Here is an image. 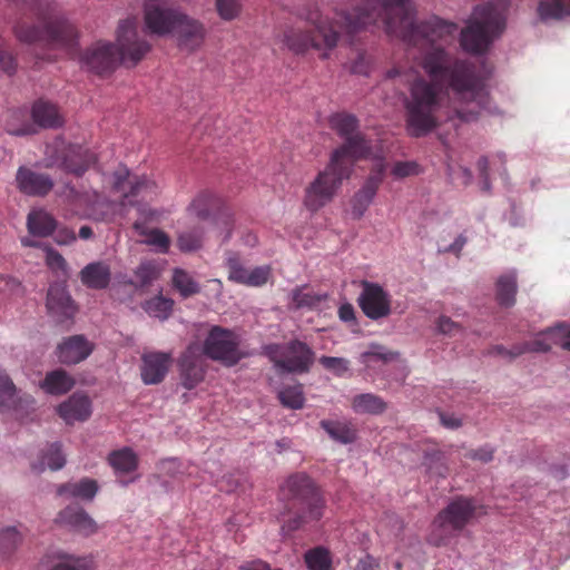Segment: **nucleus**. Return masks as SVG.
<instances>
[{
	"instance_id": "nucleus-5",
	"label": "nucleus",
	"mask_w": 570,
	"mask_h": 570,
	"mask_svg": "<svg viewBox=\"0 0 570 570\" xmlns=\"http://www.w3.org/2000/svg\"><path fill=\"white\" fill-rule=\"evenodd\" d=\"M507 2L497 0L474 8L465 28L461 30L460 43L471 53H483L505 28Z\"/></svg>"
},
{
	"instance_id": "nucleus-47",
	"label": "nucleus",
	"mask_w": 570,
	"mask_h": 570,
	"mask_svg": "<svg viewBox=\"0 0 570 570\" xmlns=\"http://www.w3.org/2000/svg\"><path fill=\"white\" fill-rule=\"evenodd\" d=\"M318 362L336 376H344L350 371V361L344 357L322 356Z\"/></svg>"
},
{
	"instance_id": "nucleus-64",
	"label": "nucleus",
	"mask_w": 570,
	"mask_h": 570,
	"mask_svg": "<svg viewBox=\"0 0 570 570\" xmlns=\"http://www.w3.org/2000/svg\"><path fill=\"white\" fill-rule=\"evenodd\" d=\"M466 244V237L463 235H460L455 238V240L446 248V252L454 253L459 255L461 250L463 249L464 245Z\"/></svg>"
},
{
	"instance_id": "nucleus-23",
	"label": "nucleus",
	"mask_w": 570,
	"mask_h": 570,
	"mask_svg": "<svg viewBox=\"0 0 570 570\" xmlns=\"http://www.w3.org/2000/svg\"><path fill=\"white\" fill-rule=\"evenodd\" d=\"M57 412L67 424L83 422L91 415V401L85 394L75 393L58 406Z\"/></svg>"
},
{
	"instance_id": "nucleus-35",
	"label": "nucleus",
	"mask_w": 570,
	"mask_h": 570,
	"mask_svg": "<svg viewBox=\"0 0 570 570\" xmlns=\"http://www.w3.org/2000/svg\"><path fill=\"white\" fill-rule=\"evenodd\" d=\"M517 277L513 273L502 275L497 281V301L501 306L510 307L515 303Z\"/></svg>"
},
{
	"instance_id": "nucleus-29",
	"label": "nucleus",
	"mask_w": 570,
	"mask_h": 570,
	"mask_svg": "<svg viewBox=\"0 0 570 570\" xmlns=\"http://www.w3.org/2000/svg\"><path fill=\"white\" fill-rule=\"evenodd\" d=\"M27 227L31 235L47 237L57 229V220L42 209L32 210L28 215Z\"/></svg>"
},
{
	"instance_id": "nucleus-49",
	"label": "nucleus",
	"mask_w": 570,
	"mask_h": 570,
	"mask_svg": "<svg viewBox=\"0 0 570 570\" xmlns=\"http://www.w3.org/2000/svg\"><path fill=\"white\" fill-rule=\"evenodd\" d=\"M216 9L219 17L224 20H233L240 12L239 0H216Z\"/></svg>"
},
{
	"instance_id": "nucleus-12",
	"label": "nucleus",
	"mask_w": 570,
	"mask_h": 570,
	"mask_svg": "<svg viewBox=\"0 0 570 570\" xmlns=\"http://www.w3.org/2000/svg\"><path fill=\"white\" fill-rule=\"evenodd\" d=\"M362 292L357 304L363 314L373 321L387 317L392 312V296L379 283L366 279L360 283Z\"/></svg>"
},
{
	"instance_id": "nucleus-26",
	"label": "nucleus",
	"mask_w": 570,
	"mask_h": 570,
	"mask_svg": "<svg viewBox=\"0 0 570 570\" xmlns=\"http://www.w3.org/2000/svg\"><path fill=\"white\" fill-rule=\"evenodd\" d=\"M98 483L94 479L82 478L76 482H66L57 487V495L66 499L91 501L98 492Z\"/></svg>"
},
{
	"instance_id": "nucleus-54",
	"label": "nucleus",
	"mask_w": 570,
	"mask_h": 570,
	"mask_svg": "<svg viewBox=\"0 0 570 570\" xmlns=\"http://www.w3.org/2000/svg\"><path fill=\"white\" fill-rule=\"evenodd\" d=\"M148 242L151 245L159 247L163 252H167L170 244L168 236L159 229L150 232Z\"/></svg>"
},
{
	"instance_id": "nucleus-41",
	"label": "nucleus",
	"mask_w": 570,
	"mask_h": 570,
	"mask_svg": "<svg viewBox=\"0 0 570 570\" xmlns=\"http://www.w3.org/2000/svg\"><path fill=\"white\" fill-rule=\"evenodd\" d=\"M173 305V299L164 296H155L145 303L144 309L153 317L166 320L171 313Z\"/></svg>"
},
{
	"instance_id": "nucleus-38",
	"label": "nucleus",
	"mask_w": 570,
	"mask_h": 570,
	"mask_svg": "<svg viewBox=\"0 0 570 570\" xmlns=\"http://www.w3.org/2000/svg\"><path fill=\"white\" fill-rule=\"evenodd\" d=\"M305 563L309 570H331L332 557L327 549L316 547L305 553Z\"/></svg>"
},
{
	"instance_id": "nucleus-50",
	"label": "nucleus",
	"mask_w": 570,
	"mask_h": 570,
	"mask_svg": "<svg viewBox=\"0 0 570 570\" xmlns=\"http://www.w3.org/2000/svg\"><path fill=\"white\" fill-rule=\"evenodd\" d=\"M544 334H550L552 336H560V340H553V344H560L563 350L570 351V331L567 330L564 324H558L554 327H549L546 330Z\"/></svg>"
},
{
	"instance_id": "nucleus-34",
	"label": "nucleus",
	"mask_w": 570,
	"mask_h": 570,
	"mask_svg": "<svg viewBox=\"0 0 570 570\" xmlns=\"http://www.w3.org/2000/svg\"><path fill=\"white\" fill-rule=\"evenodd\" d=\"M538 14L541 20H560L570 16V0H540Z\"/></svg>"
},
{
	"instance_id": "nucleus-51",
	"label": "nucleus",
	"mask_w": 570,
	"mask_h": 570,
	"mask_svg": "<svg viewBox=\"0 0 570 570\" xmlns=\"http://www.w3.org/2000/svg\"><path fill=\"white\" fill-rule=\"evenodd\" d=\"M292 301L296 308L312 306L315 303L314 296L305 292L303 288H295L292 292Z\"/></svg>"
},
{
	"instance_id": "nucleus-57",
	"label": "nucleus",
	"mask_w": 570,
	"mask_h": 570,
	"mask_svg": "<svg viewBox=\"0 0 570 570\" xmlns=\"http://www.w3.org/2000/svg\"><path fill=\"white\" fill-rule=\"evenodd\" d=\"M494 450L490 446H482L478 450H472L468 453V456L472 460H479L483 463H488L493 459Z\"/></svg>"
},
{
	"instance_id": "nucleus-3",
	"label": "nucleus",
	"mask_w": 570,
	"mask_h": 570,
	"mask_svg": "<svg viewBox=\"0 0 570 570\" xmlns=\"http://www.w3.org/2000/svg\"><path fill=\"white\" fill-rule=\"evenodd\" d=\"M150 50V45L138 37L136 18L120 21L116 43L97 41L80 57L88 70L105 75L112 72L121 62L136 66Z\"/></svg>"
},
{
	"instance_id": "nucleus-32",
	"label": "nucleus",
	"mask_w": 570,
	"mask_h": 570,
	"mask_svg": "<svg viewBox=\"0 0 570 570\" xmlns=\"http://www.w3.org/2000/svg\"><path fill=\"white\" fill-rule=\"evenodd\" d=\"M321 426L333 440L340 443L348 444L356 440V430L348 422L323 420Z\"/></svg>"
},
{
	"instance_id": "nucleus-28",
	"label": "nucleus",
	"mask_w": 570,
	"mask_h": 570,
	"mask_svg": "<svg viewBox=\"0 0 570 570\" xmlns=\"http://www.w3.org/2000/svg\"><path fill=\"white\" fill-rule=\"evenodd\" d=\"M544 332L546 331L541 333L542 337H537L531 342L514 346L512 351H508L502 345H498L493 348V352L502 356H509L510 358L519 356L525 352H549L553 340H560V336H552L550 334H544Z\"/></svg>"
},
{
	"instance_id": "nucleus-21",
	"label": "nucleus",
	"mask_w": 570,
	"mask_h": 570,
	"mask_svg": "<svg viewBox=\"0 0 570 570\" xmlns=\"http://www.w3.org/2000/svg\"><path fill=\"white\" fill-rule=\"evenodd\" d=\"M47 308L60 323L72 318L77 312V307L66 287L59 284H55L49 287L47 294Z\"/></svg>"
},
{
	"instance_id": "nucleus-59",
	"label": "nucleus",
	"mask_w": 570,
	"mask_h": 570,
	"mask_svg": "<svg viewBox=\"0 0 570 570\" xmlns=\"http://www.w3.org/2000/svg\"><path fill=\"white\" fill-rule=\"evenodd\" d=\"M353 570H382L380 562L372 556L361 558Z\"/></svg>"
},
{
	"instance_id": "nucleus-42",
	"label": "nucleus",
	"mask_w": 570,
	"mask_h": 570,
	"mask_svg": "<svg viewBox=\"0 0 570 570\" xmlns=\"http://www.w3.org/2000/svg\"><path fill=\"white\" fill-rule=\"evenodd\" d=\"M281 403L288 409L298 410L304 406L305 397L301 384L284 387L278 393Z\"/></svg>"
},
{
	"instance_id": "nucleus-44",
	"label": "nucleus",
	"mask_w": 570,
	"mask_h": 570,
	"mask_svg": "<svg viewBox=\"0 0 570 570\" xmlns=\"http://www.w3.org/2000/svg\"><path fill=\"white\" fill-rule=\"evenodd\" d=\"M66 458L61 452V444L56 442L49 445L47 452L42 455L40 471L47 465L50 470L57 471L65 466Z\"/></svg>"
},
{
	"instance_id": "nucleus-45",
	"label": "nucleus",
	"mask_w": 570,
	"mask_h": 570,
	"mask_svg": "<svg viewBox=\"0 0 570 570\" xmlns=\"http://www.w3.org/2000/svg\"><path fill=\"white\" fill-rule=\"evenodd\" d=\"M373 65L372 57L365 51H357L355 57L351 59L347 65V68L351 73L367 76L371 72Z\"/></svg>"
},
{
	"instance_id": "nucleus-9",
	"label": "nucleus",
	"mask_w": 570,
	"mask_h": 570,
	"mask_svg": "<svg viewBox=\"0 0 570 570\" xmlns=\"http://www.w3.org/2000/svg\"><path fill=\"white\" fill-rule=\"evenodd\" d=\"M266 354L278 372L294 374L307 373L315 357L312 348L298 340H293L285 345H268Z\"/></svg>"
},
{
	"instance_id": "nucleus-48",
	"label": "nucleus",
	"mask_w": 570,
	"mask_h": 570,
	"mask_svg": "<svg viewBox=\"0 0 570 570\" xmlns=\"http://www.w3.org/2000/svg\"><path fill=\"white\" fill-rule=\"evenodd\" d=\"M422 173V167L414 160L396 161L391 170V174L396 179H403L412 176H417Z\"/></svg>"
},
{
	"instance_id": "nucleus-61",
	"label": "nucleus",
	"mask_w": 570,
	"mask_h": 570,
	"mask_svg": "<svg viewBox=\"0 0 570 570\" xmlns=\"http://www.w3.org/2000/svg\"><path fill=\"white\" fill-rule=\"evenodd\" d=\"M180 469V463L176 459H166L160 463V470L170 476H176Z\"/></svg>"
},
{
	"instance_id": "nucleus-31",
	"label": "nucleus",
	"mask_w": 570,
	"mask_h": 570,
	"mask_svg": "<svg viewBox=\"0 0 570 570\" xmlns=\"http://www.w3.org/2000/svg\"><path fill=\"white\" fill-rule=\"evenodd\" d=\"M219 204L220 199L216 195L209 191H202L193 199L187 210L189 215L200 220H206L209 218L210 212L218 208Z\"/></svg>"
},
{
	"instance_id": "nucleus-8",
	"label": "nucleus",
	"mask_w": 570,
	"mask_h": 570,
	"mask_svg": "<svg viewBox=\"0 0 570 570\" xmlns=\"http://www.w3.org/2000/svg\"><path fill=\"white\" fill-rule=\"evenodd\" d=\"M330 126L338 136L344 138L343 145L334 150L343 149L340 159L350 160L354 165L356 160L370 156L371 145L364 135L357 130L360 121L356 116L344 111L334 114L330 118Z\"/></svg>"
},
{
	"instance_id": "nucleus-56",
	"label": "nucleus",
	"mask_w": 570,
	"mask_h": 570,
	"mask_svg": "<svg viewBox=\"0 0 570 570\" xmlns=\"http://www.w3.org/2000/svg\"><path fill=\"white\" fill-rule=\"evenodd\" d=\"M238 570H282V569H272L269 563L262 559H253V560H246L243 561L238 566Z\"/></svg>"
},
{
	"instance_id": "nucleus-17",
	"label": "nucleus",
	"mask_w": 570,
	"mask_h": 570,
	"mask_svg": "<svg viewBox=\"0 0 570 570\" xmlns=\"http://www.w3.org/2000/svg\"><path fill=\"white\" fill-rule=\"evenodd\" d=\"M228 279L250 287H259L267 283L271 268L267 266H258L253 269L245 268L236 256L227 259Z\"/></svg>"
},
{
	"instance_id": "nucleus-33",
	"label": "nucleus",
	"mask_w": 570,
	"mask_h": 570,
	"mask_svg": "<svg viewBox=\"0 0 570 570\" xmlns=\"http://www.w3.org/2000/svg\"><path fill=\"white\" fill-rule=\"evenodd\" d=\"M352 407L356 413L377 415L386 410L387 404L379 395L363 393L353 397Z\"/></svg>"
},
{
	"instance_id": "nucleus-19",
	"label": "nucleus",
	"mask_w": 570,
	"mask_h": 570,
	"mask_svg": "<svg viewBox=\"0 0 570 570\" xmlns=\"http://www.w3.org/2000/svg\"><path fill=\"white\" fill-rule=\"evenodd\" d=\"M180 12L148 3L145 7V24L149 33L163 36L173 31Z\"/></svg>"
},
{
	"instance_id": "nucleus-14",
	"label": "nucleus",
	"mask_w": 570,
	"mask_h": 570,
	"mask_svg": "<svg viewBox=\"0 0 570 570\" xmlns=\"http://www.w3.org/2000/svg\"><path fill=\"white\" fill-rule=\"evenodd\" d=\"M97 160L96 155L80 145L63 146L51 165H57L68 174L83 175Z\"/></svg>"
},
{
	"instance_id": "nucleus-62",
	"label": "nucleus",
	"mask_w": 570,
	"mask_h": 570,
	"mask_svg": "<svg viewBox=\"0 0 570 570\" xmlns=\"http://www.w3.org/2000/svg\"><path fill=\"white\" fill-rule=\"evenodd\" d=\"M478 168H479V171H480V175H481V178L483 180V185H484V189L489 190L490 189V184H489V173H488V169H489V160L487 157H481L479 160H478Z\"/></svg>"
},
{
	"instance_id": "nucleus-27",
	"label": "nucleus",
	"mask_w": 570,
	"mask_h": 570,
	"mask_svg": "<svg viewBox=\"0 0 570 570\" xmlns=\"http://www.w3.org/2000/svg\"><path fill=\"white\" fill-rule=\"evenodd\" d=\"M111 279V271L105 262H94L86 265L80 272L81 283L91 289H105Z\"/></svg>"
},
{
	"instance_id": "nucleus-7",
	"label": "nucleus",
	"mask_w": 570,
	"mask_h": 570,
	"mask_svg": "<svg viewBox=\"0 0 570 570\" xmlns=\"http://www.w3.org/2000/svg\"><path fill=\"white\" fill-rule=\"evenodd\" d=\"M342 151H333L325 169L305 188L303 203L309 212L315 213L332 202L343 180L351 176L354 165L340 159Z\"/></svg>"
},
{
	"instance_id": "nucleus-4",
	"label": "nucleus",
	"mask_w": 570,
	"mask_h": 570,
	"mask_svg": "<svg viewBox=\"0 0 570 570\" xmlns=\"http://www.w3.org/2000/svg\"><path fill=\"white\" fill-rule=\"evenodd\" d=\"M279 493L288 515L287 519H283L282 524V530L286 534L322 519L325 501L307 474L289 475L282 484Z\"/></svg>"
},
{
	"instance_id": "nucleus-40",
	"label": "nucleus",
	"mask_w": 570,
	"mask_h": 570,
	"mask_svg": "<svg viewBox=\"0 0 570 570\" xmlns=\"http://www.w3.org/2000/svg\"><path fill=\"white\" fill-rule=\"evenodd\" d=\"M204 228L196 226L191 229L179 233L177 246L183 252H194L200 248L203 243Z\"/></svg>"
},
{
	"instance_id": "nucleus-16",
	"label": "nucleus",
	"mask_w": 570,
	"mask_h": 570,
	"mask_svg": "<svg viewBox=\"0 0 570 570\" xmlns=\"http://www.w3.org/2000/svg\"><path fill=\"white\" fill-rule=\"evenodd\" d=\"M56 522L85 537L92 535L98 531L96 521L78 504H70L62 509L57 514Z\"/></svg>"
},
{
	"instance_id": "nucleus-39",
	"label": "nucleus",
	"mask_w": 570,
	"mask_h": 570,
	"mask_svg": "<svg viewBox=\"0 0 570 570\" xmlns=\"http://www.w3.org/2000/svg\"><path fill=\"white\" fill-rule=\"evenodd\" d=\"M159 275V268L155 263L149 261L142 262L135 271V276L137 278L136 283L129 281V284L137 288H144L151 285V283L156 281Z\"/></svg>"
},
{
	"instance_id": "nucleus-52",
	"label": "nucleus",
	"mask_w": 570,
	"mask_h": 570,
	"mask_svg": "<svg viewBox=\"0 0 570 570\" xmlns=\"http://www.w3.org/2000/svg\"><path fill=\"white\" fill-rule=\"evenodd\" d=\"M436 326L440 333L451 336L461 331V326L448 316H440Z\"/></svg>"
},
{
	"instance_id": "nucleus-60",
	"label": "nucleus",
	"mask_w": 570,
	"mask_h": 570,
	"mask_svg": "<svg viewBox=\"0 0 570 570\" xmlns=\"http://www.w3.org/2000/svg\"><path fill=\"white\" fill-rule=\"evenodd\" d=\"M338 317L341 321L348 323L355 321V309L351 303H344L338 307Z\"/></svg>"
},
{
	"instance_id": "nucleus-18",
	"label": "nucleus",
	"mask_w": 570,
	"mask_h": 570,
	"mask_svg": "<svg viewBox=\"0 0 570 570\" xmlns=\"http://www.w3.org/2000/svg\"><path fill=\"white\" fill-rule=\"evenodd\" d=\"M16 181L19 190L28 196L43 197L53 188V180L47 174L36 173L27 167H20Z\"/></svg>"
},
{
	"instance_id": "nucleus-13",
	"label": "nucleus",
	"mask_w": 570,
	"mask_h": 570,
	"mask_svg": "<svg viewBox=\"0 0 570 570\" xmlns=\"http://www.w3.org/2000/svg\"><path fill=\"white\" fill-rule=\"evenodd\" d=\"M386 167L387 164L384 158L375 159L365 183L353 196L352 215L354 218L360 219L372 204L383 183Z\"/></svg>"
},
{
	"instance_id": "nucleus-37",
	"label": "nucleus",
	"mask_w": 570,
	"mask_h": 570,
	"mask_svg": "<svg viewBox=\"0 0 570 570\" xmlns=\"http://www.w3.org/2000/svg\"><path fill=\"white\" fill-rule=\"evenodd\" d=\"M109 463L117 472L129 473L137 469L138 459L131 449L125 448L114 451L109 455Z\"/></svg>"
},
{
	"instance_id": "nucleus-15",
	"label": "nucleus",
	"mask_w": 570,
	"mask_h": 570,
	"mask_svg": "<svg viewBox=\"0 0 570 570\" xmlns=\"http://www.w3.org/2000/svg\"><path fill=\"white\" fill-rule=\"evenodd\" d=\"M171 354L165 352H147L141 355L140 376L145 384L161 383L171 365Z\"/></svg>"
},
{
	"instance_id": "nucleus-22",
	"label": "nucleus",
	"mask_w": 570,
	"mask_h": 570,
	"mask_svg": "<svg viewBox=\"0 0 570 570\" xmlns=\"http://www.w3.org/2000/svg\"><path fill=\"white\" fill-rule=\"evenodd\" d=\"M173 31L177 35L179 45L190 50L199 47L205 37L204 26L183 13H179Z\"/></svg>"
},
{
	"instance_id": "nucleus-30",
	"label": "nucleus",
	"mask_w": 570,
	"mask_h": 570,
	"mask_svg": "<svg viewBox=\"0 0 570 570\" xmlns=\"http://www.w3.org/2000/svg\"><path fill=\"white\" fill-rule=\"evenodd\" d=\"M73 377L61 368L47 373L41 383V387L52 395L66 394L73 387Z\"/></svg>"
},
{
	"instance_id": "nucleus-25",
	"label": "nucleus",
	"mask_w": 570,
	"mask_h": 570,
	"mask_svg": "<svg viewBox=\"0 0 570 570\" xmlns=\"http://www.w3.org/2000/svg\"><path fill=\"white\" fill-rule=\"evenodd\" d=\"M180 380L181 384L187 390H193L205 377L204 361L195 355L186 353L180 358Z\"/></svg>"
},
{
	"instance_id": "nucleus-10",
	"label": "nucleus",
	"mask_w": 570,
	"mask_h": 570,
	"mask_svg": "<svg viewBox=\"0 0 570 570\" xmlns=\"http://www.w3.org/2000/svg\"><path fill=\"white\" fill-rule=\"evenodd\" d=\"M203 353L227 367L236 365L244 357L239 350L238 336L220 326L210 328L203 344Z\"/></svg>"
},
{
	"instance_id": "nucleus-58",
	"label": "nucleus",
	"mask_w": 570,
	"mask_h": 570,
	"mask_svg": "<svg viewBox=\"0 0 570 570\" xmlns=\"http://www.w3.org/2000/svg\"><path fill=\"white\" fill-rule=\"evenodd\" d=\"M47 264L52 269H63L66 261L57 250L49 249L46 256Z\"/></svg>"
},
{
	"instance_id": "nucleus-43",
	"label": "nucleus",
	"mask_w": 570,
	"mask_h": 570,
	"mask_svg": "<svg viewBox=\"0 0 570 570\" xmlns=\"http://www.w3.org/2000/svg\"><path fill=\"white\" fill-rule=\"evenodd\" d=\"M16 386L4 372H0V411H6L16 404Z\"/></svg>"
},
{
	"instance_id": "nucleus-2",
	"label": "nucleus",
	"mask_w": 570,
	"mask_h": 570,
	"mask_svg": "<svg viewBox=\"0 0 570 570\" xmlns=\"http://www.w3.org/2000/svg\"><path fill=\"white\" fill-rule=\"evenodd\" d=\"M12 1L22 2L24 10L12 28L18 41L42 48L69 46L75 41L76 28L66 18L51 14L49 8L37 0Z\"/></svg>"
},
{
	"instance_id": "nucleus-53",
	"label": "nucleus",
	"mask_w": 570,
	"mask_h": 570,
	"mask_svg": "<svg viewBox=\"0 0 570 570\" xmlns=\"http://www.w3.org/2000/svg\"><path fill=\"white\" fill-rule=\"evenodd\" d=\"M83 567L82 559L68 557L52 566L50 570H81Z\"/></svg>"
},
{
	"instance_id": "nucleus-55",
	"label": "nucleus",
	"mask_w": 570,
	"mask_h": 570,
	"mask_svg": "<svg viewBox=\"0 0 570 570\" xmlns=\"http://www.w3.org/2000/svg\"><path fill=\"white\" fill-rule=\"evenodd\" d=\"M76 234L73 229L68 227L58 228L55 235V242L58 245H69L76 240Z\"/></svg>"
},
{
	"instance_id": "nucleus-46",
	"label": "nucleus",
	"mask_w": 570,
	"mask_h": 570,
	"mask_svg": "<svg viewBox=\"0 0 570 570\" xmlns=\"http://www.w3.org/2000/svg\"><path fill=\"white\" fill-rule=\"evenodd\" d=\"M22 541L21 534L16 528H7L0 532V552L10 554Z\"/></svg>"
},
{
	"instance_id": "nucleus-20",
	"label": "nucleus",
	"mask_w": 570,
	"mask_h": 570,
	"mask_svg": "<svg viewBox=\"0 0 570 570\" xmlns=\"http://www.w3.org/2000/svg\"><path fill=\"white\" fill-rule=\"evenodd\" d=\"M94 351V344L83 335H72L58 345L57 356L63 364H78Z\"/></svg>"
},
{
	"instance_id": "nucleus-36",
	"label": "nucleus",
	"mask_w": 570,
	"mask_h": 570,
	"mask_svg": "<svg viewBox=\"0 0 570 570\" xmlns=\"http://www.w3.org/2000/svg\"><path fill=\"white\" fill-rule=\"evenodd\" d=\"M173 286L181 297L188 298L200 292V285L191 274L181 268H175L173 272Z\"/></svg>"
},
{
	"instance_id": "nucleus-11",
	"label": "nucleus",
	"mask_w": 570,
	"mask_h": 570,
	"mask_svg": "<svg viewBox=\"0 0 570 570\" xmlns=\"http://www.w3.org/2000/svg\"><path fill=\"white\" fill-rule=\"evenodd\" d=\"M32 124L26 122L17 129L9 128L12 136H28L37 134L38 129H58L63 126L65 119L59 107L46 99L36 100L30 110Z\"/></svg>"
},
{
	"instance_id": "nucleus-1",
	"label": "nucleus",
	"mask_w": 570,
	"mask_h": 570,
	"mask_svg": "<svg viewBox=\"0 0 570 570\" xmlns=\"http://www.w3.org/2000/svg\"><path fill=\"white\" fill-rule=\"evenodd\" d=\"M294 14L314 27L312 30L294 26L279 29L277 39L295 55L315 49L324 51L321 56L327 58L328 51L337 46L341 31L353 37L371 26L422 50L421 67L431 81L417 77L410 86L405 122L412 137H423L438 128L444 90L453 95L454 102L473 105L471 108L454 105L451 119L469 122L478 119L480 110L491 111L485 77L473 62L453 59L444 48L453 40L458 24L439 17L415 22L412 0H360L352 10L337 11L338 19L333 21L323 19L315 2L297 8Z\"/></svg>"
},
{
	"instance_id": "nucleus-24",
	"label": "nucleus",
	"mask_w": 570,
	"mask_h": 570,
	"mask_svg": "<svg viewBox=\"0 0 570 570\" xmlns=\"http://www.w3.org/2000/svg\"><path fill=\"white\" fill-rule=\"evenodd\" d=\"M114 189L121 194L124 198L139 195L142 189L153 186V183L146 177L130 176L127 168H119L114 174Z\"/></svg>"
},
{
	"instance_id": "nucleus-63",
	"label": "nucleus",
	"mask_w": 570,
	"mask_h": 570,
	"mask_svg": "<svg viewBox=\"0 0 570 570\" xmlns=\"http://www.w3.org/2000/svg\"><path fill=\"white\" fill-rule=\"evenodd\" d=\"M440 419H441L442 425L445 428H449V429H458L462 425L461 419H459L454 415L441 413Z\"/></svg>"
},
{
	"instance_id": "nucleus-6",
	"label": "nucleus",
	"mask_w": 570,
	"mask_h": 570,
	"mask_svg": "<svg viewBox=\"0 0 570 570\" xmlns=\"http://www.w3.org/2000/svg\"><path fill=\"white\" fill-rule=\"evenodd\" d=\"M485 513L484 507L473 498L456 497L434 518L428 542L434 547L446 546L475 518Z\"/></svg>"
}]
</instances>
